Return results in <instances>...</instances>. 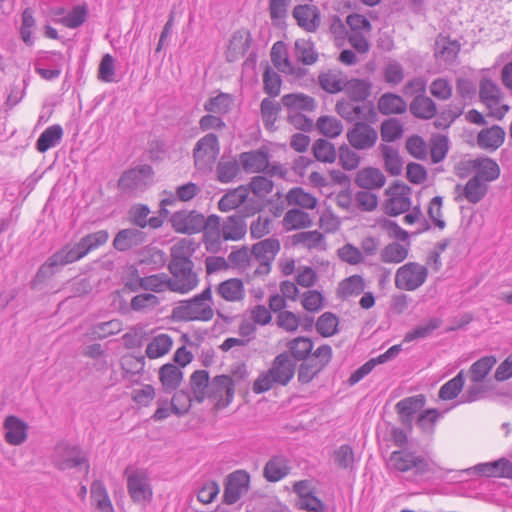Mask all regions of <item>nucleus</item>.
I'll return each mask as SVG.
<instances>
[{"instance_id":"nucleus-25","label":"nucleus","mask_w":512,"mask_h":512,"mask_svg":"<svg viewBox=\"0 0 512 512\" xmlns=\"http://www.w3.org/2000/svg\"><path fill=\"white\" fill-rule=\"evenodd\" d=\"M269 153L265 149L243 152L239 156L240 163L246 172H262L268 168Z\"/></svg>"},{"instance_id":"nucleus-8","label":"nucleus","mask_w":512,"mask_h":512,"mask_svg":"<svg viewBox=\"0 0 512 512\" xmlns=\"http://www.w3.org/2000/svg\"><path fill=\"white\" fill-rule=\"evenodd\" d=\"M410 192L411 188L408 185L395 181L386 190V195H389L390 198L384 203L385 214L396 217L409 211L411 208Z\"/></svg>"},{"instance_id":"nucleus-62","label":"nucleus","mask_w":512,"mask_h":512,"mask_svg":"<svg viewBox=\"0 0 512 512\" xmlns=\"http://www.w3.org/2000/svg\"><path fill=\"white\" fill-rule=\"evenodd\" d=\"M217 179L221 183H229L233 181L240 172V164L238 160L229 161L220 160L216 167Z\"/></svg>"},{"instance_id":"nucleus-59","label":"nucleus","mask_w":512,"mask_h":512,"mask_svg":"<svg viewBox=\"0 0 512 512\" xmlns=\"http://www.w3.org/2000/svg\"><path fill=\"white\" fill-rule=\"evenodd\" d=\"M88 16V6L86 3L81 5H76L72 8V10L64 16L60 23L63 24L65 27L70 29H76L80 26H82Z\"/></svg>"},{"instance_id":"nucleus-45","label":"nucleus","mask_w":512,"mask_h":512,"mask_svg":"<svg viewBox=\"0 0 512 512\" xmlns=\"http://www.w3.org/2000/svg\"><path fill=\"white\" fill-rule=\"evenodd\" d=\"M497 359L495 356H484L475 361L470 369V379L473 383H481L489 374L493 366L496 364Z\"/></svg>"},{"instance_id":"nucleus-1","label":"nucleus","mask_w":512,"mask_h":512,"mask_svg":"<svg viewBox=\"0 0 512 512\" xmlns=\"http://www.w3.org/2000/svg\"><path fill=\"white\" fill-rule=\"evenodd\" d=\"M211 285L189 300L181 301L173 308L172 319L176 321H210L214 316Z\"/></svg>"},{"instance_id":"nucleus-37","label":"nucleus","mask_w":512,"mask_h":512,"mask_svg":"<svg viewBox=\"0 0 512 512\" xmlns=\"http://www.w3.org/2000/svg\"><path fill=\"white\" fill-rule=\"evenodd\" d=\"M343 90L351 101L363 102L371 94V83L364 79L353 78L345 81Z\"/></svg>"},{"instance_id":"nucleus-41","label":"nucleus","mask_w":512,"mask_h":512,"mask_svg":"<svg viewBox=\"0 0 512 512\" xmlns=\"http://www.w3.org/2000/svg\"><path fill=\"white\" fill-rule=\"evenodd\" d=\"M379 150L383 156L385 170L391 176H398L403 169V160L398 150L386 144H380Z\"/></svg>"},{"instance_id":"nucleus-10","label":"nucleus","mask_w":512,"mask_h":512,"mask_svg":"<svg viewBox=\"0 0 512 512\" xmlns=\"http://www.w3.org/2000/svg\"><path fill=\"white\" fill-rule=\"evenodd\" d=\"M235 381L229 375H217L212 378L206 398L215 401L216 409L227 407L233 400Z\"/></svg>"},{"instance_id":"nucleus-5","label":"nucleus","mask_w":512,"mask_h":512,"mask_svg":"<svg viewBox=\"0 0 512 512\" xmlns=\"http://www.w3.org/2000/svg\"><path fill=\"white\" fill-rule=\"evenodd\" d=\"M428 269L417 262H408L398 268L395 275V286L401 290L414 291L424 284Z\"/></svg>"},{"instance_id":"nucleus-44","label":"nucleus","mask_w":512,"mask_h":512,"mask_svg":"<svg viewBox=\"0 0 512 512\" xmlns=\"http://www.w3.org/2000/svg\"><path fill=\"white\" fill-rule=\"evenodd\" d=\"M314 343L309 337L299 336L287 343V347L294 360L305 361L312 353Z\"/></svg>"},{"instance_id":"nucleus-27","label":"nucleus","mask_w":512,"mask_h":512,"mask_svg":"<svg viewBox=\"0 0 512 512\" xmlns=\"http://www.w3.org/2000/svg\"><path fill=\"white\" fill-rule=\"evenodd\" d=\"M505 140V131L499 125L482 129L477 135V145L486 150H497Z\"/></svg>"},{"instance_id":"nucleus-24","label":"nucleus","mask_w":512,"mask_h":512,"mask_svg":"<svg viewBox=\"0 0 512 512\" xmlns=\"http://www.w3.org/2000/svg\"><path fill=\"white\" fill-rule=\"evenodd\" d=\"M473 469L480 476L512 479V462L507 458L480 463Z\"/></svg>"},{"instance_id":"nucleus-51","label":"nucleus","mask_w":512,"mask_h":512,"mask_svg":"<svg viewBox=\"0 0 512 512\" xmlns=\"http://www.w3.org/2000/svg\"><path fill=\"white\" fill-rule=\"evenodd\" d=\"M316 127L318 131L327 138H336L343 131V124L335 117L323 115L317 119Z\"/></svg>"},{"instance_id":"nucleus-50","label":"nucleus","mask_w":512,"mask_h":512,"mask_svg":"<svg viewBox=\"0 0 512 512\" xmlns=\"http://www.w3.org/2000/svg\"><path fill=\"white\" fill-rule=\"evenodd\" d=\"M172 345L173 340L168 334H159L147 345L146 355L150 359L161 357L169 352Z\"/></svg>"},{"instance_id":"nucleus-7","label":"nucleus","mask_w":512,"mask_h":512,"mask_svg":"<svg viewBox=\"0 0 512 512\" xmlns=\"http://www.w3.org/2000/svg\"><path fill=\"white\" fill-rule=\"evenodd\" d=\"M332 348L328 344L319 346L313 356L318 360L311 359L310 361L305 360L300 364L298 368V381L301 384L310 383L331 361L332 359Z\"/></svg>"},{"instance_id":"nucleus-48","label":"nucleus","mask_w":512,"mask_h":512,"mask_svg":"<svg viewBox=\"0 0 512 512\" xmlns=\"http://www.w3.org/2000/svg\"><path fill=\"white\" fill-rule=\"evenodd\" d=\"M312 151L316 160L322 163H334L337 158L334 144L323 138H319L313 143Z\"/></svg>"},{"instance_id":"nucleus-64","label":"nucleus","mask_w":512,"mask_h":512,"mask_svg":"<svg viewBox=\"0 0 512 512\" xmlns=\"http://www.w3.org/2000/svg\"><path fill=\"white\" fill-rule=\"evenodd\" d=\"M381 138L384 142H394L402 137L403 126L396 118H388L381 124Z\"/></svg>"},{"instance_id":"nucleus-40","label":"nucleus","mask_w":512,"mask_h":512,"mask_svg":"<svg viewBox=\"0 0 512 512\" xmlns=\"http://www.w3.org/2000/svg\"><path fill=\"white\" fill-rule=\"evenodd\" d=\"M63 137V128L59 124H54L46 128L36 141V149L40 153L48 151L55 147Z\"/></svg>"},{"instance_id":"nucleus-31","label":"nucleus","mask_w":512,"mask_h":512,"mask_svg":"<svg viewBox=\"0 0 512 512\" xmlns=\"http://www.w3.org/2000/svg\"><path fill=\"white\" fill-rule=\"evenodd\" d=\"M386 178L382 171L374 167H366L357 172L355 184L363 189H378L384 186Z\"/></svg>"},{"instance_id":"nucleus-39","label":"nucleus","mask_w":512,"mask_h":512,"mask_svg":"<svg viewBox=\"0 0 512 512\" xmlns=\"http://www.w3.org/2000/svg\"><path fill=\"white\" fill-rule=\"evenodd\" d=\"M210 384L209 372L207 370H196L190 376V387L193 398L196 402L202 403Z\"/></svg>"},{"instance_id":"nucleus-53","label":"nucleus","mask_w":512,"mask_h":512,"mask_svg":"<svg viewBox=\"0 0 512 512\" xmlns=\"http://www.w3.org/2000/svg\"><path fill=\"white\" fill-rule=\"evenodd\" d=\"M408 256V248L394 241L386 245L381 253L380 260L383 263H401Z\"/></svg>"},{"instance_id":"nucleus-33","label":"nucleus","mask_w":512,"mask_h":512,"mask_svg":"<svg viewBox=\"0 0 512 512\" xmlns=\"http://www.w3.org/2000/svg\"><path fill=\"white\" fill-rule=\"evenodd\" d=\"M248 195L249 188L245 185L229 190L218 201V209L222 212H228L239 208L246 202Z\"/></svg>"},{"instance_id":"nucleus-12","label":"nucleus","mask_w":512,"mask_h":512,"mask_svg":"<svg viewBox=\"0 0 512 512\" xmlns=\"http://www.w3.org/2000/svg\"><path fill=\"white\" fill-rule=\"evenodd\" d=\"M125 475H127V491L132 501L142 504L149 503L153 497V490L147 473L143 470H134L128 473V469H126Z\"/></svg>"},{"instance_id":"nucleus-55","label":"nucleus","mask_w":512,"mask_h":512,"mask_svg":"<svg viewBox=\"0 0 512 512\" xmlns=\"http://www.w3.org/2000/svg\"><path fill=\"white\" fill-rule=\"evenodd\" d=\"M465 384L464 373L461 370L454 378L443 384L439 390L438 396L442 400H453L462 391Z\"/></svg>"},{"instance_id":"nucleus-30","label":"nucleus","mask_w":512,"mask_h":512,"mask_svg":"<svg viewBox=\"0 0 512 512\" xmlns=\"http://www.w3.org/2000/svg\"><path fill=\"white\" fill-rule=\"evenodd\" d=\"M288 460L283 455L272 456L264 466L263 476L268 482H278L289 474Z\"/></svg>"},{"instance_id":"nucleus-54","label":"nucleus","mask_w":512,"mask_h":512,"mask_svg":"<svg viewBox=\"0 0 512 512\" xmlns=\"http://www.w3.org/2000/svg\"><path fill=\"white\" fill-rule=\"evenodd\" d=\"M232 97L228 93H219L209 98L204 104V110L209 113L224 115L231 110Z\"/></svg>"},{"instance_id":"nucleus-3","label":"nucleus","mask_w":512,"mask_h":512,"mask_svg":"<svg viewBox=\"0 0 512 512\" xmlns=\"http://www.w3.org/2000/svg\"><path fill=\"white\" fill-rule=\"evenodd\" d=\"M391 467L401 473L413 471L417 477H422L432 472L429 461L422 455L408 449H400L393 451L389 457Z\"/></svg>"},{"instance_id":"nucleus-32","label":"nucleus","mask_w":512,"mask_h":512,"mask_svg":"<svg viewBox=\"0 0 512 512\" xmlns=\"http://www.w3.org/2000/svg\"><path fill=\"white\" fill-rule=\"evenodd\" d=\"M222 239L224 241H238L244 238L247 232L246 222L243 217L234 214L228 216L222 224Z\"/></svg>"},{"instance_id":"nucleus-14","label":"nucleus","mask_w":512,"mask_h":512,"mask_svg":"<svg viewBox=\"0 0 512 512\" xmlns=\"http://www.w3.org/2000/svg\"><path fill=\"white\" fill-rule=\"evenodd\" d=\"M349 144L356 150H367L377 142L378 133L375 128L364 121L355 122L346 134Z\"/></svg>"},{"instance_id":"nucleus-21","label":"nucleus","mask_w":512,"mask_h":512,"mask_svg":"<svg viewBox=\"0 0 512 512\" xmlns=\"http://www.w3.org/2000/svg\"><path fill=\"white\" fill-rule=\"evenodd\" d=\"M280 242L276 238H267L255 243L251 248V254L265 266V273L270 272V262L280 251Z\"/></svg>"},{"instance_id":"nucleus-26","label":"nucleus","mask_w":512,"mask_h":512,"mask_svg":"<svg viewBox=\"0 0 512 512\" xmlns=\"http://www.w3.org/2000/svg\"><path fill=\"white\" fill-rule=\"evenodd\" d=\"M468 166L476 170V174L473 177H478L480 181L492 182L499 178L500 167L491 158H477L468 162Z\"/></svg>"},{"instance_id":"nucleus-16","label":"nucleus","mask_w":512,"mask_h":512,"mask_svg":"<svg viewBox=\"0 0 512 512\" xmlns=\"http://www.w3.org/2000/svg\"><path fill=\"white\" fill-rule=\"evenodd\" d=\"M426 403V397L423 394H418L410 397H406L400 400L395 405V410L398 414L399 422L408 431L413 429V420L415 414L420 411Z\"/></svg>"},{"instance_id":"nucleus-19","label":"nucleus","mask_w":512,"mask_h":512,"mask_svg":"<svg viewBox=\"0 0 512 512\" xmlns=\"http://www.w3.org/2000/svg\"><path fill=\"white\" fill-rule=\"evenodd\" d=\"M292 15L298 26L307 32H315L320 25V11L314 5H297L294 7Z\"/></svg>"},{"instance_id":"nucleus-6","label":"nucleus","mask_w":512,"mask_h":512,"mask_svg":"<svg viewBox=\"0 0 512 512\" xmlns=\"http://www.w3.org/2000/svg\"><path fill=\"white\" fill-rule=\"evenodd\" d=\"M109 233L107 230H99L82 237L75 244H66L62 248L72 263L82 259L89 252L107 243Z\"/></svg>"},{"instance_id":"nucleus-46","label":"nucleus","mask_w":512,"mask_h":512,"mask_svg":"<svg viewBox=\"0 0 512 512\" xmlns=\"http://www.w3.org/2000/svg\"><path fill=\"white\" fill-rule=\"evenodd\" d=\"M260 111L265 128L269 131H273L278 114L281 111V104L267 97L261 101Z\"/></svg>"},{"instance_id":"nucleus-17","label":"nucleus","mask_w":512,"mask_h":512,"mask_svg":"<svg viewBox=\"0 0 512 512\" xmlns=\"http://www.w3.org/2000/svg\"><path fill=\"white\" fill-rule=\"evenodd\" d=\"M154 170L151 165L143 164L124 171L117 182V187L122 192H133L137 190L145 178L153 176Z\"/></svg>"},{"instance_id":"nucleus-47","label":"nucleus","mask_w":512,"mask_h":512,"mask_svg":"<svg viewBox=\"0 0 512 512\" xmlns=\"http://www.w3.org/2000/svg\"><path fill=\"white\" fill-rule=\"evenodd\" d=\"M121 330L122 322L118 319H113L93 325L88 332V336L91 340H101L108 336L117 334Z\"/></svg>"},{"instance_id":"nucleus-36","label":"nucleus","mask_w":512,"mask_h":512,"mask_svg":"<svg viewBox=\"0 0 512 512\" xmlns=\"http://www.w3.org/2000/svg\"><path fill=\"white\" fill-rule=\"evenodd\" d=\"M217 293L226 301H240L245 295L244 284L239 278H230L217 286Z\"/></svg>"},{"instance_id":"nucleus-20","label":"nucleus","mask_w":512,"mask_h":512,"mask_svg":"<svg viewBox=\"0 0 512 512\" xmlns=\"http://www.w3.org/2000/svg\"><path fill=\"white\" fill-rule=\"evenodd\" d=\"M147 240V234L138 228H125L118 231L114 240L113 247L119 252H126L144 244Z\"/></svg>"},{"instance_id":"nucleus-15","label":"nucleus","mask_w":512,"mask_h":512,"mask_svg":"<svg viewBox=\"0 0 512 512\" xmlns=\"http://www.w3.org/2000/svg\"><path fill=\"white\" fill-rule=\"evenodd\" d=\"M203 214L196 210H180L170 216L173 230L180 234L192 235L201 232Z\"/></svg>"},{"instance_id":"nucleus-60","label":"nucleus","mask_w":512,"mask_h":512,"mask_svg":"<svg viewBox=\"0 0 512 512\" xmlns=\"http://www.w3.org/2000/svg\"><path fill=\"white\" fill-rule=\"evenodd\" d=\"M338 317L332 312L323 313L316 322V330L322 337H331L338 332Z\"/></svg>"},{"instance_id":"nucleus-2","label":"nucleus","mask_w":512,"mask_h":512,"mask_svg":"<svg viewBox=\"0 0 512 512\" xmlns=\"http://www.w3.org/2000/svg\"><path fill=\"white\" fill-rule=\"evenodd\" d=\"M169 262L168 270L172 277L168 276V289L172 292L186 294L197 287L199 278L194 271V262L192 260Z\"/></svg>"},{"instance_id":"nucleus-11","label":"nucleus","mask_w":512,"mask_h":512,"mask_svg":"<svg viewBox=\"0 0 512 512\" xmlns=\"http://www.w3.org/2000/svg\"><path fill=\"white\" fill-rule=\"evenodd\" d=\"M71 263V260L63 248L57 250L51 256H49L42 265H40L36 274L29 283L30 289H41L45 282L56 274L59 267L66 266Z\"/></svg>"},{"instance_id":"nucleus-49","label":"nucleus","mask_w":512,"mask_h":512,"mask_svg":"<svg viewBox=\"0 0 512 512\" xmlns=\"http://www.w3.org/2000/svg\"><path fill=\"white\" fill-rule=\"evenodd\" d=\"M270 55L273 65L279 71L285 72L286 69H288L289 73H295L294 67L288 58L287 48L284 42L278 41L274 43Z\"/></svg>"},{"instance_id":"nucleus-43","label":"nucleus","mask_w":512,"mask_h":512,"mask_svg":"<svg viewBox=\"0 0 512 512\" xmlns=\"http://www.w3.org/2000/svg\"><path fill=\"white\" fill-rule=\"evenodd\" d=\"M365 290V281L362 276L355 274L342 280L337 288V296L347 299L352 295H360Z\"/></svg>"},{"instance_id":"nucleus-23","label":"nucleus","mask_w":512,"mask_h":512,"mask_svg":"<svg viewBox=\"0 0 512 512\" xmlns=\"http://www.w3.org/2000/svg\"><path fill=\"white\" fill-rule=\"evenodd\" d=\"M488 189L489 187L484 181H480L478 177H472L464 186L461 184L455 186V192L460 193L456 197V201L464 197L469 203L477 204L486 196Z\"/></svg>"},{"instance_id":"nucleus-38","label":"nucleus","mask_w":512,"mask_h":512,"mask_svg":"<svg viewBox=\"0 0 512 512\" xmlns=\"http://www.w3.org/2000/svg\"><path fill=\"white\" fill-rule=\"evenodd\" d=\"M281 103L289 110L308 111L311 112L316 107L315 99L303 93H290L285 94L281 98Z\"/></svg>"},{"instance_id":"nucleus-13","label":"nucleus","mask_w":512,"mask_h":512,"mask_svg":"<svg viewBox=\"0 0 512 512\" xmlns=\"http://www.w3.org/2000/svg\"><path fill=\"white\" fill-rule=\"evenodd\" d=\"M250 475L245 470H236L230 473L225 480L223 502L233 505L240 500L249 489Z\"/></svg>"},{"instance_id":"nucleus-52","label":"nucleus","mask_w":512,"mask_h":512,"mask_svg":"<svg viewBox=\"0 0 512 512\" xmlns=\"http://www.w3.org/2000/svg\"><path fill=\"white\" fill-rule=\"evenodd\" d=\"M193 400V394L191 395L188 390L176 391L170 402L171 412L178 417L186 415L191 409Z\"/></svg>"},{"instance_id":"nucleus-28","label":"nucleus","mask_w":512,"mask_h":512,"mask_svg":"<svg viewBox=\"0 0 512 512\" xmlns=\"http://www.w3.org/2000/svg\"><path fill=\"white\" fill-rule=\"evenodd\" d=\"M159 380L165 393L175 392L183 380V372L172 363H166L159 369Z\"/></svg>"},{"instance_id":"nucleus-35","label":"nucleus","mask_w":512,"mask_h":512,"mask_svg":"<svg viewBox=\"0 0 512 512\" xmlns=\"http://www.w3.org/2000/svg\"><path fill=\"white\" fill-rule=\"evenodd\" d=\"M378 110L383 115L403 114L407 110V103L400 95L387 92L379 98Z\"/></svg>"},{"instance_id":"nucleus-63","label":"nucleus","mask_w":512,"mask_h":512,"mask_svg":"<svg viewBox=\"0 0 512 512\" xmlns=\"http://www.w3.org/2000/svg\"><path fill=\"white\" fill-rule=\"evenodd\" d=\"M318 81L324 91L336 94L344 89L346 80L342 79L339 74L329 71L321 73L318 76Z\"/></svg>"},{"instance_id":"nucleus-4","label":"nucleus","mask_w":512,"mask_h":512,"mask_svg":"<svg viewBox=\"0 0 512 512\" xmlns=\"http://www.w3.org/2000/svg\"><path fill=\"white\" fill-rule=\"evenodd\" d=\"M54 466L61 471L84 466L86 474L89 473L90 464L87 453L79 446L67 442L56 445Z\"/></svg>"},{"instance_id":"nucleus-18","label":"nucleus","mask_w":512,"mask_h":512,"mask_svg":"<svg viewBox=\"0 0 512 512\" xmlns=\"http://www.w3.org/2000/svg\"><path fill=\"white\" fill-rule=\"evenodd\" d=\"M296 362L290 358V354L284 351L278 354L271 368L268 370L270 375L274 377L276 384L286 386L295 375Z\"/></svg>"},{"instance_id":"nucleus-57","label":"nucleus","mask_w":512,"mask_h":512,"mask_svg":"<svg viewBox=\"0 0 512 512\" xmlns=\"http://www.w3.org/2000/svg\"><path fill=\"white\" fill-rule=\"evenodd\" d=\"M282 79L266 62L263 73V90L269 97H276L280 94Z\"/></svg>"},{"instance_id":"nucleus-61","label":"nucleus","mask_w":512,"mask_h":512,"mask_svg":"<svg viewBox=\"0 0 512 512\" xmlns=\"http://www.w3.org/2000/svg\"><path fill=\"white\" fill-rule=\"evenodd\" d=\"M289 204H295L305 209H314L317 199L301 187L292 188L287 194Z\"/></svg>"},{"instance_id":"nucleus-58","label":"nucleus","mask_w":512,"mask_h":512,"mask_svg":"<svg viewBox=\"0 0 512 512\" xmlns=\"http://www.w3.org/2000/svg\"><path fill=\"white\" fill-rule=\"evenodd\" d=\"M449 151V139L446 135L436 134L430 140V156L434 164L443 161Z\"/></svg>"},{"instance_id":"nucleus-42","label":"nucleus","mask_w":512,"mask_h":512,"mask_svg":"<svg viewBox=\"0 0 512 512\" xmlns=\"http://www.w3.org/2000/svg\"><path fill=\"white\" fill-rule=\"evenodd\" d=\"M312 224L309 214L297 208L288 210L283 218V226L286 231L309 228Z\"/></svg>"},{"instance_id":"nucleus-22","label":"nucleus","mask_w":512,"mask_h":512,"mask_svg":"<svg viewBox=\"0 0 512 512\" xmlns=\"http://www.w3.org/2000/svg\"><path fill=\"white\" fill-rule=\"evenodd\" d=\"M5 441L10 445H21L28 436V425L17 416L9 415L4 420Z\"/></svg>"},{"instance_id":"nucleus-9","label":"nucleus","mask_w":512,"mask_h":512,"mask_svg":"<svg viewBox=\"0 0 512 512\" xmlns=\"http://www.w3.org/2000/svg\"><path fill=\"white\" fill-rule=\"evenodd\" d=\"M220 151L216 134L208 133L200 138L193 149L194 164L199 170L210 168Z\"/></svg>"},{"instance_id":"nucleus-34","label":"nucleus","mask_w":512,"mask_h":512,"mask_svg":"<svg viewBox=\"0 0 512 512\" xmlns=\"http://www.w3.org/2000/svg\"><path fill=\"white\" fill-rule=\"evenodd\" d=\"M479 99L488 109H492L502 99L500 87L490 78L483 77L479 84Z\"/></svg>"},{"instance_id":"nucleus-56","label":"nucleus","mask_w":512,"mask_h":512,"mask_svg":"<svg viewBox=\"0 0 512 512\" xmlns=\"http://www.w3.org/2000/svg\"><path fill=\"white\" fill-rule=\"evenodd\" d=\"M441 324H442L441 319L436 318V317L430 318L426 324L418 325L414 329L408 331L405 334L403 341L411 342L416 339L427 338L430 335H432V333L436 329H438L441 326Z\"/></svg>"},{"instance_id":"nucleus-29","label":"nucleus","mask_w":512,"mask_h":512,"mask_svg":"<svg viewBox=\"0 0 512 512\" xmlns=\"http://www.w3.org/2000/svg\"><path fill=\"white\" fill-rule=\"evenodd\" d=\"M410 113L418 119L430 120L437 114L436 103L426 95H416L409 105Z\"/></svg>"}]
</instances>
